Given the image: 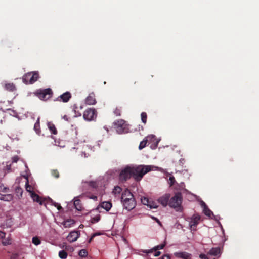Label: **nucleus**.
Listing matches in <instances>:
<instances>
[{
	"label": "nucleus",
	"instance_id": "34",
	"mask_svg": "<svg viewBox=\"0 0 259 259\" xmlns=\"http://www.w3.org/2000/svg\"><path fill=\"white\" fill-rule=\"evenodd\" d=\"M15 192L19 198L22 197L23 190L19 187H17L15 189Z\"/></svg>",
	"mask_w": 259,
	"mask_h": 259
},
{
	"label": "nucleus",
	"instance_id": "33",
	"mask_svg": "<svg viewBox=\"0 0 259 259\" xmlns=\"http://www.w3.org/2000/svg\"><path fill=\"white\" fill-rule=\"evenodd\" d=\"M59 256L61 259H66L67 257V253L64 250L60 251L59 252Z\"/></svg>",
	"mask_w": 259,
	"mask_h": 259
},
{
	"label": "nucleus",
	"instance_id": "8",
	"mask_svg": "<svg viewBox=\"0 0 259 259\" xmlns=\"http://www.w3.org/2000/svg\"><path fill=\"white\" fill-rule=\"evenodd\" d=\"M97 116L96 110L94 108H88L84 111L83 117L85 120L91 121Z\"/></svg>",
	"mask_w": 259,
	"mask_h": 259
},
{
	"label": "nucleus",
	"instance_id": "53",
	"mask_svg": "<svg viewBox=\"0 0 259 259\" xmlns=\"http://www.w3.org/2000/svg\"><path fill=\"white\" fill-rule=\"evenodd\" d=\"M29 184L31 186H34V187L35 188V184L31 181H29Z\"/></svg>",
	"mask_w": 259,
	"mask_h": 259
},
{
	"label": "nucleus",
	"instance_id": "24",
	"mask_svg": "<svg viewBox=\"0 0 259 259\" xmlns=\"http://www.w3.org/2000/svg\"><path fill=\"white\" fill-rule=\"evenodd\" d=\"M100 206L108 211L112 207V203L109 201H104L101 203Z\"/></svg>",
	"mask_w": 259,
	"mask_h": 259
},
{
	"label": "nucleus",
	"instance_id": "27",
	"mask_svg": "<svg viewBox=\"0 0 259 259\" xmlns=\"http://www.w3.org/2000/svg\"><path fill=\"white\" fill-rule=\"evenodd\" d=\"M30 195L31 197L32 198V199L34 201H35V202L39 203L40 204H42V201L41 200V199L37 194H36V193H35L34 192V193H31Z\"/></svg>",
	"mask_w": 259,
	"mask_h": 259
},
{
	"label": "nucleus",
	"instance_id": "2",
	"mask_svg": "<svg viewBox=\"0 0 259 259\" xmlns=\"http://www.w3.org/2000/svg\"><path fill=\"white\" fill-rule=\"evenodd\" d=\"M121 202L124 208L128 210H132L136 205L133 195L127 189L125 190L122 194Z\"/></svg>",
	"mask_w": 259,
	"mask_h": 259
},
{
	"label": "nucleus",
	"instance_id": "25",
	"mask_svg": "<svg viewBox=\"0 0 259 259\" xmlns=\"http://www.w3.org/2000/svg\"><path fill=\"white\" fill-rule=\"evenodd\" d=\"M74 200V205L75 208L77 210H81L82 207H81V205L80 204V201L79 199V197L77 196V197H75Z\"/></svg>",
	"mask_w": 259,
	"mask_h": 259
},
{
	"label": "nucleus",
	"instance_id": "48",
	"mask_svg": "<svg viewBox=\"0 0 259 259\" xmlns=\"http://www.w3.org/2000/svg\"><path fill=\"white\" fill-rule=\"evenodd\" d=\"M96 235H97V234H93L92 235L91 237L90 238V239H89V243H90V242L92 241V239H93V238H94V237H95V236H96Z\"/></svg>",
	"mask_w": 259,
	"mask_h": 259
},
{
	"label": "nucleus",
	"instance_id": "31",
	"mask_svg": "<svg viewBox=\"0 0 259 259\" xmlns=\"http://www.w3.org/2000/svg\"><path fill=\"white\" fill-rule=\"evenodd\" d=\"M148 143L146 137L142 141L139 146V149L142 150L146 146L147 143Z\"/></svg>",
	"mask_w": 259,
	"mask_h": 259
},
{
	"label": "nucleus",
	"instance_id": "5",
	"mask_svg": "<svg viewBox=\"0 0 259 259\" xmlns=\"http://www.w3.org/2000/svg\"><path fill=\"white\" fill-rule=\"evenodd\" d=\"M115 128L118 134H123L126 132V124L123 119H118L114 122Z\"/></svg>",
	"mask_w": 259,
	"mask_h": 259
},
{
	"label": "nucleus",
	"instance_id": "45",
	"mask_svg": "<svg viewBox=\"0 0 259 259\" xmlns=\"http://www.w3.org/2000/svg\"><path fill=\"white\" fill-rule=\"evenodd\" d=\"M62 118L65 120V121H67V122H69L70 121V118L67 115H64L63 117H62Z\"/></svg>",
	"mask_w": 259,
	"mask_h": 259
},
{
	"label": "nucleus",
	"instance_id": "57",
	"mask_svg": "<svg viewBox=\"0 0 259 259\" xmlns=\"http://www.w3.org/2000/svg\"><path fill=\"white\" fill-rule=\"evenodd\" d=\"M136 82H137L136 81H135V82H134V84H135L136 83Z\"/></svg>",
	"mask_w": 259,
	"mask_h": 259
},
{
	"label": "nucleus",
	"instance_id": "41",
	"mask_svg": "<svg viewBox=\"0 0 259 259\" xmlns=\"http://www.w3.org/2000/svg\"><path fill=\"white\" fill-rule=\"evenodd\" d=\"M22 160L21 158L18 155L14 156L12 158V162H17L18 161Z\"/></svg>",
	"mask_w": 259,
	"mask_h": 259
},
{
	"label": "nucleus",
	"instance_id": "4",
	"mask_svg": "<svg viewBox=\"0 0 259 259\" xmlns=\"http://www.w3.org/2000/svg\"><path fill=\"white\" fill-rule=\"evenodd\" d=\"M182 197L180 194H176L169 200V206L174 208L177 211L181 210Z\"/></svg>",
	"mask_w": 259,
	"mask_h": 259
},
{
	"label": "nucleus",
	"instance_id": "50",
	"mask_svg": "<svg viewBox=\"0 0 259 259\" xmlns=\"http://www.w3.org/2000/svg\"><path fill=\"white\" fill-rule=\"evenodd\" d=\"M152 218H153V219L155 220L159 225H161V223L158 219H157L156 218H155L154 217H153Z\"/></svg>",
	"mask_w": 259,
	"mask_h": 259
},
{
	"label": "nucleus",
	"instance_id": "32",
	"mask_svg": "<svg viewBox=\"0 0 259 259\" xmlns=\"http://www.w3.org/2000/svg\"><path fill=\"white\" fill-rule=\"evenodd\" d=\"M84 183H87L90 187L96 188L99 186V182L97 181H90L88 182H84Z\"/></svg>",
	"mask_w": 259,
	"mask_h": 259
},
{
	"label": "nucleus",
	"instance_id": "40",
	"mask_svg": "<svg viewBox=\"0 0 259 259\" xmlns=\"http://www.w3.org/2000/svg\"><path fill=\"white\" fill-rule=\"evenodd\" d=\"M2 243L4 245L10 244L11 243V239L9 238H8L6 240L3 241Z\"/></svg>",
	"mask_w": 259,
	"mask_h": 259
},
{
	"label": "nucleus",
	"instance_id": "35",
	"mask_svg": "<svg viewBox=\"0 0 259 259\" xmlns=\"http://www.w3.org/2000/svg\"><path fill=\"white\" fill-rule=\"evenodd\" d=\"M141 120L143 123L146 124L147 122V115L146 112H142L141 114Z\"/></svg>",
	"mask_w": 259,
	"mask_h": 259
},
{
	"label": "nucleus",
	"instance_id": "49",
	"mask_svg": "<svg viewBox=\"0 0 259 259\" xmlns=\"http://www.w3.org/2000/svg\"><path fill=\"white\" fill-rule=\"evenodd\" d=\"M162 259H170V256L168 255H164L162 257Z\"/></svg>",
	"mask_w": 259,
	"mask_h": 259
},
{
	"label": "nucleus",
	"instance_id": "17",
	"mask_svg": "<svg viewBox=\"0 0 259 259\" xmlns=\"http://www.w3.org/2000/svg\"><path fill=\"white\" fill-rule=\"evenodd\" d=\"M175 256L182 259H191V254L186 252H177L175 253Z\"/></svg>",
	"mask_w": 259,
	"mask_h": 259
},
{
	"label": "nucleus",
	"instance_id": "21",
	"mask_svg": "<svg viewBox=\"0 0 259 259\" xmlns=\"http://www.w3.org/2000/svg\"><path fill=\"white\" fill-rule=\"evenodd\" d=\"M62 224L65 228H70L75 224V221L73 219H68L65 220Z\"/></svg>",
	"mask_w": 259,
	"mask_h": 259
},
{
	"label": "nucleus",
	"instance_id": "56",
	"mask_svg": "<svg viewBox=\"0 0 259 259\" xmlns=\"http://www.w3.org/2000/svg\"><path fill=\"white\" fill-rule=\"evenodd\" d=\"M96 234H97L96 236L100 235V233H96Z\"/></svg>",
	"mask_w": 259,
	"mask_h": 259
},
{
	"label": "nucleus",
	"instance_id": "42",
	"mask_svg": "<svg viewBox=\"0 0 259 259\" xmlns=\"http://www.w3.org/2000/svg\"><path fill=\"white\" fill-rule=\"evenodd\" d=\"M175 182V178L173 176H171L169 179V184L170 186H172Z\"/></svg>",
	"mask_w": 259,
	"mask_h": 259
},
{
	"label": "nucleus",
	"instance_id": "43",
	"mask_svg": "<svg viewBox=\"0 0 259 259\" xmlns=\"http://www.w3.org/2000/svg\"><path fill=\"white\" fill-rule=\"evenodd\" d=\"M8 188L5 187L3 184H0V191L7 192Z\"/></svg>",
	"mask_w": 259,
	"mask_h": 259
},
{
	"label": "nucleus",
	"instance_id": "20",
	"mask_svg": "<svg viewBox=\"0 0 259 259\" xmlns=\"http://www.w3.org/2000/svg\"><path fill=\"white\" fill-rule=\"evenodd\" d=\"M4 89L9 92H14L16 90V87L13 83H5Z\"/></svg>",
	"mask_w": 259,
	"mask_h": 259
},
{
	"label": "nucleus",
	"instance_id": "22",
	"mask_svg": "<svg viewBox=\"0 0 259 259\" xmlns=\"http://www.w3.org/2000/svg\"><path fill=\"white\" fill-rule=\"evenodd\" d=\"M76 136L78 143H85L89 141V138L85 135H78L76 134Z\"/></svg>",
	"mask_w": 259,
	"mask_h": 259
},
{
	"label": "nucleus",
	"instance_id": "38",
	"mask_svg": "<svg viewBox=\"0 0 259 259\" xmlns=\"http://www.w3.org/2000/svg\"><path fill=\"white\" fill-rule=\"evenodd\" d=\"M114 114L116 116H120L121 115V107H120V108H118V107L116 108V109H115V110L114 111Z\"/></svg>",
	"mask_w": 259,
	"mask_h": 259
},
{
	"label": "nucleus",
	"instance_id": "10",
	"mask_svg": "<svg viewBox=\"0 0 259 259\" xmlns=\"http://www.w3.org/2000/svg\"><path fill=\"white\" fill-rule=\"evenodd\" d=\"M80 235V233L79 231H72L69 233L66 238L69 242H74L77 240Z\"/></svg>",
	"mask_w": 259,
	"mask_h": 259
},
{
	"label": "nucleus",
	"instance_id": "9",
	"mask_svg": "<svg viewBox=\"0 0 259 259\" xmlns=\"http://www.w3.org/2000/svg\"><path fill=\"white\" fill-rule=\"evenodd\" d=\"M141 200L143 204L147 205L150 209L157 208L158 207L157 202L149 199L147 197H142Z\"/></svg>",
	"mask_w": 259,
	"mask_h": 259
},
{
	"label": "nucleus",
	"instance_id": "39",
	"mask_svg": "<svg viewBox=\"0 0 259 259\" xmlns=\"http://www.w3.org/2000/svg\"><path fill=\"white\" fill-rule=\"evenodd\" d=\"M100 220V215L98 214L91 219V222L92 223H95L98 222Z\"/></svg>",
	"mask_w": 259,
	"mask_h": 259
},
{
	"label": "nucleus",
	"instance_id": "15",
	"mask_svg": "<svg viewBox=\"0 0 259 259\" xmlns=\"http://www.w3.org/2000/svg\"><path fill=\"white\" fill-rule=\"evenodd\" d=\"M170 195L168 194H165L162 196L160 197L157 201L163 207H165L168 204V202L169 199Z\"/></svg>",
	"mask_w": 259,
	"mask_h": 259
},
{
	"label": "nucleus",
	"instance_id": "18",
	"mask_svg": "<svg viewBox=\"0 0 259 259\" xmlns=\"http://www.w3.org/2000/svg\"><path fill=\"white\" fill-rule=\"evenodd\" d=\"M200 204H201V206L203 208L204 213L206 215H207L209 217H211V215H213V213H212V211L207 207L206 204L203 201H201Z\"/></svg>",
	"mask_w": 259,
	"mask_h": 259
},
{
	"label": "nucleus",
	"instance_id": "44",
	"mask_svg": "<svg viewBox=\"0 0 259 259\" xmlns=\"http://www.w3.org/2000/svg\"><path fill=\"white\" fill-rule=\"evenodd\" d=\"M53 204L55 207H57V209H58V210H61V209L62 207L61 206V205H60L59 204H58V203H55V202H54V203H53Z\"/></svg>",
	"mask_w": 259,
	"mask_h": 259
},
{
	"label": "nucleus",
	"instance_id": "1",
	"mask_svg": "<svg viewBox=\"0 0 259 259\" xmlns=\"http://www.w3.org/2000/svg\"><path fill=\"white\" fill-rule=\"evenodd\" d=\"M132 178L136 181H140L143 176L148 172L155 170L158 168L152 165H140L135 167H131Z\"/></svg>",
	"mask_w": 259,
	"mask_h": 259
},
{
	"label": "nucleus",
	"instance_id": "14",
	"mask_svg": "<svg viewBox=\"0 0 259 259\" xmlns=\"http://www.w3.org/2000/svg\"><path fill=\"white\" fill-rule=\"evenodd\" d=\"M146 139L147 142L152 143L154 147H157L159 140L157 139L154 135H149L146 137Z\"/></svg>",
	"mask_w": 259,
	"mask_h": 259
},
{
	"label": "nucleus",
	"instance_id": "51",
	"mask_svg": "<svg viewBox=\"0 0 259 259\" xmlns=\"http://www.w3.org/2000/svg\"><path fill=\"white\" fill-rule=\"evenodd\" d=\"M155 254H154V256H158L160 254V251H155Z\"/></svg>",
	"mask_w": 259,
	"mask_h": 259
},
{
	"label": "nucleus",
	"instance_id": "16",
	"mask_svg": "<svg viewBox=\"0 0 259 259\" xmlns=\"http://www.w3.org/2000/svg\"><path fill=\"white\" fill-rule=\"evenodd\" d=\"M85 102L88 105H95L96 103L95 95L94 93H90L85 98Z\"/></svg>",
	"mask_w": 259,
	"mask_h": 259
},
{
	"label": "nucleus",
	"instance_id": "23",
	"mask_svg": "<svg viewBox=\"0 0 259 259\" xmlns=\"http://www.w3.org/2000/svg\"><path fill=\"white\" fill-rule=\"evenodd\" d=\"M47 126L52 134L56 135L58 133L55 125L52 122L47 123Z\"/></svg>",
	"mask_w": 259,
	"mask_h": 259
},
{
	"label": "nucleus",
	"instance_id": "7",
	"mask_svg": "<svg viewBox=\"0 0 259 259\" xmlns=\"http://www.w3.org/2000/svg\"><path fill=\"white\" fill-rule=\"evenodd\" d=\"M131 178H132V167L127 166L121 171L119 179L121 181H126Z\"/></svg>",
	"mask_w": 259,
	"mask_h": 259
},
{
	"label": "nucleus",
	"instance_id": "13",
	"mask_svg": "<svg viewBox=\"0 0 259 259\" xmlns=\"http://www.w3.org/2000/svg\"><path fill=\"white\" fill-rule=\"evenodd\" d=\"M71 94L69 92H66L59 96L57 98V100L63 102H67L71 99Z\"/></svg>",
	"mask_w": 259,
	"mask_h": 259
},
{
	"label": "nucleus",
	"instance_id": "37",
	"mask_svg": "<svg viewBox=\"0 0 259 259\" xmlns=\"http://www.w3.org/2000/svg\"><path fill=\"white\" fill-rule=\"evenodd\" d=\"M78 254L80 257H84L87 256L88 252L85 249H81L79 251Z\"/></svg>",
	"mask_w": 259,
	"mask_h": 259
},
{
	"label": "nucleus",
	"instance_id": "52",
	"mask_svg": "<svg viewBox=\"0 0 259 259\" xmlns=\"http://www.w3.org/2000/svg\"><path fill=\"white\" fill-rule=\"evenodd\" d=\"M54 172V175L55 177L56 178H58L59 177V174H58V172L57 171H55Z\"/></svg>",
	"mask_w": 259,
	"mask_h": 259
},
{
	"label": "nucleus",
	"instance_id": "6",
	"mask_svg": "<svg viewBox=\"0 0 259 259\" xmlns=\"http://www.w3.org/2000/svg\"><path fill=\"white\" fill-rule=\"evenodd\" d=\"M52 94V91L50 88L41 90L40 91H38L37 92L38 97L41 100L44 101H46L50 98Z\"/></svg>",
	"mask_w": 259,
	"mask_h": 259
},
{
	"label": "nucleus",
	"instance_id": "54",
	"mask_svg": "<svg viewBox=\"0 0 259 259\" xmlns=\"http://www.w3.org/2000/svg\"><path fill=\"white\" fill-rule=\"evenodd\" d=\"M10 166H11V165H9V167H8V171H9L10 169Z\"/></svg>",
	"mask_w": 259,
	"mask_h": 259
},
{
	"label": "nucleus",
	"instance_id": "3",
	"mask_svg": "<svg viewBox=\"0 0 259 259\" xmlns=\"http://www.w3.org/2000/svg\"><path fill=\"white\" fill-rule=\"evenodd\" d=\"M39 78V74L37 71L28 72L22 77L23 82L27 84H33L36 82Z\"/></svg>",
	"mask_w": 259,
	"mask_h": 259
},
{
	"label": "nucleus",
	"instance_id": "30",
	"mask_svg": "<svg viewBox=\"0 0 259 259\" xmlns=\"http://www.w3.org/2000/svg\"><path fill=\"white\" fill-rule=\"evenodd\" d=\"M121 190L122 189L120 187L115 186L112 191V194L115 196H117L120 193Z\"/></svg>",
	"mask_w": 259,
	"mask_h": 259
},
{
	"label": "nucleus",
	"instance_id": "11",
	"mask_svg": "<svg viewBox=\"0 0 259 259\" xmlns=\"http://www.w3.org/2000/svg\"><path fill=\"white\" fill-rule=\"evenodd\" d=\"M22 178L25 179V188L27 192H29L30 194L34 193L35 187L34 186H31L29 184V180L28 175H23Z\"/></svg>",
	"mask_w": 259,
	"mask_h": 259
},
{
	"label": "nucleus",
	"instance_id": "55",
	"mask_svg": "<svg viewBox=\"0 0 259 259\" xmlns=\"http://www.w3.org/2000/svg\"><path fill=\"white\" fill-rule=\"evenodd\" d=\"M93 198L96 200L97 199V197L96 196H95Z\"/></svg>",
	"mask_w": 259,
	"mask_h": 259
},
{
	"label": "nucleus",
	"instance_id": "12",
	"mask_svg": "<svg viewBox=\"0 0 259 259\" xmlns=\"http://www.w3.org/2000/svg\"><path fill=\"white\" fill-rule=\"evenodd\" d=\"M200 220V217L197 214H194L191 218L189 225L192 230H195V227L199 223Z\"/></svg>",
	"mask_w": 259,
	"mask_h": 259
},
{
	"label": "nucleus",
	"instance_id": "36",
	"mask_svg": "<svg viewBox=\"0 0 259 259\" xmlns=\"http://www.w3.org/2000/svg\"><path fill=\"white\" fill-rule=\"evenodd\" d=\"M32 243L35 245H38L40 244L41 241L37 237H34L32 239Z\"/></svg>",
	"mask_w": 259,
	"mask_h": 259
},
{
	"label": "nucleus",
	"instance_id": "28",
	"mask_svg": "<svg viewBox=\"0 0 259 259\" xmlns=\"http://www.w3.org/2000/svg\"><path fill=\"white\" fill-rule=\"evenodd\" d=\"M0 199L4 201H10L13 199V196L11 194L2 195L0 196Z\"/></svg>",
	"mask_w": 259,
	"mask_h": 259
},
{
	"label": "nucleus",
	"instance_id": "26",
	"mask_svg": "<svg viewBox=\"0 0 259 259\" xmlns=\"http://www.w3.org/2000/svg\"><path fill=\"white\" fill-rule=\"evenodd\" d=\"M34 130L38 135H40L41 133L40 127V118L38 117L36 120V122L34 125Z\"/></svg>",
	"mask_w": 259,
	"mask_h": 259
},
{
	"label": "nucleus",
	"instance_id": "47",
	"mask_svg": "<svg viewBox=\"0 0 259 259\" xmlns=\"http://www.w3.org/2000/svg\"><path fill=\"white\" fill-rule=\"evenodd\" d=\"M5 236V233L1 231H0V238H3Z\"/></svg>",
	"mask_w": 259,
	"mask_h": 259
},
{
	"label": "nucleus",
	"instance_id": "19",
	"mask_svg": "<svg viewBox=\"0 0 259 259\" xmlns=\"http://www.w3.org/2000/svg\"><path fill=\"white\" fill-rule=\"evenodd\" d=\"M165 245V243H163L161 244H160L159 245H157V246L154 247L153 249H150V250H143V252L144 253H145L146 254L151 253L153 252L154 251H156L158 249H162L164 248V247Z\"/></svg>",
	"mask_w": 259,
	"mask_h": 259
},
{
	"label": "nucleus",
	"instance_id": "46",
	"mask_svg": "<svg viewBox=\"0 0 259 259\" xmlns=\"http://www.w3.org/2000/svg\"><path fill=\"white\" fill-rule=\"evenodd\" d=\"M199 257L201 259H207V256L204 254H201Z\"/></svg>",
	"mask_w": 259,
	"mask_h": 259
},
{
	"label": "nucleus",
	"instance_id": "29",
	"mask_svg": "<svg viewBox=\"0 0 259 259\" xmlns=\"http://www.w3.org/2000/svg\"><path fill=\"white\" fill-rule=\"evenodd\" d=\"M220 253V249L218 247L213 248L209 251V254L212 255L217 256Z\"/></svg>",
	"mask_w": 259,
	"mask_h": 259
}]
</instances>
